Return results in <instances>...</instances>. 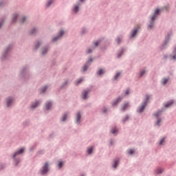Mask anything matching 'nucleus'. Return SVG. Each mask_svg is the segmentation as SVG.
I'll return each mask as SVG.
<instances>
[{
    "label": "nucleus",
    "instance_id": "18",
    "mask_svg": "<svg viewBox=\"0 0 176 176\" xmlns=\"http://www.w3.org/2000/svg\"><path fill=\"white\" fill-rule=\"evenodd\" d=\"M89 93H90V89H84L81 94V98L82 100H87L89 98Z\"/></svg>",
    "mask_w": 176,
    "mask_h": 176
},
{
    "label": "nucleus",
    "instance_id": "1",
    "mask_svg": "<svg viewBox=\"0 0 176 176\" xmlns=\"http://www.w3.org/2000/svg\"><path fill=\"white\" fill-rule=\"evenodd\" d=\"M19 78L23 83H27L31 78H32V74L30 70V66L25 65L22 67L19 71Z\"/></svg>",
    "mask_w": 176,
    "mask_h": 176
},
{
    "label": "nucleus",
    "instance_id": "33",
    "mask_svg": "<svg viewBox=\"0 0 176 176\" xmlns=\"http://www.w3.org/2000/svg\"><path fill=\"white\" fill-rule=\"evenodd\" d=\"M102 41L101 39H98L94 42V46L92 47L93 50L94 49H97V47L99 46L100 43H101Z\"/></svg>",
    "mask_w": 176,
    "mask_h": 176
},
{
    "label": "nucleus",
    "instance_id": "7",
    "mask_svg": "<svg viewBox=\"0 0 176 176\" xmlns=\"http://www.w3.org/2000/svg\"><path fill=\"white\" fill-rule=\"evenodd\" d=\"M171 36H173V32H168L167 35L165 36L164 43L160 47L161 50H164V49H167V45H168V42H170Z\"/></svg>",
    "mask_w": 176,
    "mask_h": 176
},
{
    "label": "nucleus",
    "instance_id": "25",
    "mask_svg": "<svg viewBox=\"0 0 176 176\" xmlns=\"http://www.w3.org/2000/svg\"><path fill=\"white\" fill-rule=\"evenodd\" d=\"M25 21H27V16L25 15H23L19 20V23L20 25H24L25 23Z\"/></svg>",
    "mask_w": 176,
    "mask_h": 176
},
{
    "label": "nucleus",
    "instance_id": "11",
    "mask_svg": "<svg viewBox=\"0 0 176 176\" xmlns=\"http://www.w3.org/2000/svg\"><path fill=\"white\" fill-rule=\"evenodd\" d=\"M80 6H82V5L77 2L73 5L72 8V12L73 14H78V13H79L80 10Z\"/></svg>",
    "mask_w": 176,
    "mask_h": 176
},
{
    "label": "nucleus",
    "instance_id": "9",
    "mask_svg": "<svg viewBox=\"0 0 176 176\" xmlns=\"http://www.w3.org/2000/svg\"><path fill=\"white\" fill-rule=\"evenodd\" d=\"M49 52H50V46L44 45L40 50V56L41 57H46L49 54Z\"/></svg>",
    "mask_w": 176,
    "mask_h": 176
},
{
    "label": "nucleus",
    "instance_id": "32",
    "mask_svg": "<svg viewBox=\"0 0 176 176\" xmlns=\"http://www.w3.org/2000/svg\"><path fill=\"white\" fill-rule=\"evenodd\" d=\"M155 171V174H157V175H160V174H163V173H164V168H162L161 167H157Z\"/></svg>",
    "mask_w": 176,
    "mask_h": 176
},
{
    "label": "nucleus",
    "instance_id": "3",
    "mask_svg": "<svg viewBox=\"0 0 176 176\" xmlns=\"http://www.w3.org/2000/svg\"><path fill=\"white\" fill-rule=\"evenodd\" d=\"M12 50L13 44H8L5 47L1 57V61H6L8 60V57H9V54H10Z\"/></svg>",
    "mask_w": 176,
    "mask_h": 176
},
{
    "label": "nucleus",
    "instance_id": "35",
    "mask_svg": "<svg viewBox=\"0 0 176 176\" xmlns=\"http://www.w3.org/2000/svg\"><path fill=\"white\" fill-rule=\"evenodd\" d=\"M105 74V69H99L97 72H96V75H98V76H102V75Z\"/></svg>",
    "mask_w": 176,
    "mask_h": 176
},
{
    "label": "nucleus",
    "instance_id": "15",
    "mask_svg": "<svg viewBox=\"0 0 176 176\" xmlns=\"http://www.w3.org/2000/svg\"><path fill=\"white\" fill-rule=\"evenodd\" d=\"M38 30H39V28H38L37 27L32 28L28 31V35H30V36H36V34H38Z\"/></svg>",
    "mask_w": 176,
    "mask_h": 176
},
{
    "label": "nucleus",
    "instance_id": "55",
    "mask_svg": "<svg viewBox=\"0 0 176 176\" xmlns=\"http://www.w3.org/2000/svg\"><path fill=\"white\" fill-rule=\"evenodd\" d=\"M82 80H83V79H82V78L78 79V80H76V85H79L80 83H82Z\"/></svg>",
    "mask_w": 176,
    "mask_h": 176
},
{
    "label": "nucleus",
    "instance_id": "53",
    "mask_svg": "<svg viewBox=\"0 0 176 176\" xmlns=\"http://www.w3.org/2000/svg\"><path fill=\"white\" fill-rule=\"evenodd\" d=\"M166 140V138H162L159 142V145H163V143L164 142V140Z\"/></svg>",
    "mask_w": 176,
    "mask_h": 176
},
{
    "label": "nucleus",
    "instance_id": "64",
    "mask_svg": "<svg viewBox=\"0 0 176 176\" xmlns=\"http://www.w3.org/2000/svg\"><path fill=\"white\" fill-rule=\"evenodd\" d=\"M104 49H105V48H104V47H101V50H104Z\"/></svg>",
    "mask_w": 176,
    "mask_h": 176
},
{
    "label": "nucleus",
    "instance_id": "57",
    "mask_svg": "<svg viewBox=\"0 0 176 176\" xmlns=\"http://www.w3.org/2000/svg\"><path fill=\"white\" fill-rule=\"evenodd\" d=\"M170 60H176V55L175 54H173V55H170Z\"/></svg>",
    "mask_w": 176,
    "mask_h": 176
},
{
    "label": "nucleus",
    "instance_id": "16",
    "mask_svg": "<svg viewBox=\"0 0 176 176\" xmlns=\"http://www.w3.org/2000/svg\"><path fill=\"white\" fill-rule=\"evenodd\" d=\"M20 14L18 12H14L11 16V24H16L17 23V19H19Z\"/></svg>",
    "mask_w": 176,
    "mask_h": 176
},
{
    "label": "nucleus",
    "instance_id": "30",
    "mask_svg": "<svg viewBox=\"0 0 176 176\" xmlns=\"http://www.w3.org/2000/svg\"><path fill=\"white\" fill-rule=\"evenodd\" d=\"M169 80H170V77L163 78L161 80V85H162V86H166V85L168 83Z\"/></svg>",
    "mask_w": 176,
    "mask_h": 176
},
{
    "label": "nucleus",
    "instance_id": "47",
    "mask_svg": "<svg viewBox=\"0 0 176 176\" xmlns=\"http://www.w3.org/2000/svg\"><path fill=\"white\" fill-rule=\"evenodd\" d=\"M28 124H30V120H26L23 122V126L24 127H27V126H28Z\"/></svg>",
    "mask_w": 176,
    "mask_h": 176
},
{
    "label": "nucleus",
    "instance_id": "52",
    "mask_svg": "<svg viewBox=\"0 0 176 176\" xmlns=\"http://www.w3.org/2000/svg\"><path fill=\"white\" fill-rule=\"evenodd\" d=\"M144 75H145V70H142L140 72V77L142 78V76H144Z\"/></svg>",
    "mask_w": 176,
    "mask_h": 176
},
{
    "label": "nucleus",
    "instance_id": "8",
    "mask_svg": "<svg viewBox=\"0 0 176 176\" xmlns=\"http://www.w3.org/2000/svg\"><path fill=\"white\" fill-rule=\"evenodd\" d=\"M13 104H14V97L8 96L5 98L4 104L6 107L8 109L12 108V107H13Z\"/></svg>",
    "mask_w": 176,
    "mask_h": 176
},
{
    "label": "nucleus",
    "instance_id": "43",
    "mask_svg": "<svg viewBox=\"0 0 176 176\" xmlns=\"http://www.w3.org/2000/svg\"><path fill=\"white\" fill-rule=\"evenodd\" d=\"M129 119H130V117L129 116V115L125 116L122 119V123H124V124L126 123V122H127V120H129Z\"/></svg>",
    "mask_w": 176,
    "mask_h": 176
},
{
    "label": "nucleus",
    "instance_id": "60",
    "mask_svg": "<svg viewBox=\"0 0 176 176\" xmlns=\"http://www.w3.org/2000/svg\"><path fill=\"white\" fill-rule=\"evenodd\" d=\"M173 54H175V56H176V45H175V47H174V50H173Z\"/></svg>",
    "mask_w": 176,
    "mask_h": 176
},
{
    "label": "nucleus",
    "instance_id": "23",
    "mask_svg": "<svg viewBox=\"0 0 176 176\" xmlns=\"http://www.w3.org/2000/svg\"><path fill=\"white\" fill-rule=\"evenodd\" d=\"M126 52V48L122 47L117 52V58H120L123 54Z\"/></svg>",
    "mask_w": 176,
    "mask_h": 176
},
{
    "label": "nucleus",
    "instance_id": "48",
    "mask_svg": "<svg viewBox=\"0 0 176 176\" xmlns=\"http://www.w3.org/2000/svg\"><path fill=\"white\" fill-rule=\"evenodd\" d=\"M88 155H91L93 153V147H90L87 151Z\"/></svg>",
    "mask_w": 176,
    "mask_h": 176
},
{
    "label": "nucleus",
    "instance_id": "29",
    "mask_svg": "<svg viewBox=\"0 0 176 176\" xmlns=\"http://www.w3.org/2000/svg\"><path fill=\"white\" fill-rule=\"evenodd\" d=\"M129 107H130L129 103V102H125V103H124V104H122L120 111H121L122 112H125V111H126V109L127 108H129Z\"/></svg>",
    "mask_w": 176,
    "mask_h": 176
},
{
    "label": "nucleus",
    "instance_id": "50",
    "mask_svg": "<svg viewBox=\"0 0 176 176\" xmlns=\"http://www.w3.org/2000/svg\"><path fill=\"white\" fill-rule=\"evenodd\" d=\"M86 53L87 54H90L91 53H93V48H88L87 50H86Z\"/></svg>",
    "mask_w": 176,
    "mask_h": 176
},
{
    "label": "nucleus",
    "instance_id": "13",
    "mask_svg": "<svg viewBox=\"0 0 176 176\" xmlns=\"http://www.w3.org/2000/svg\"><path fill=\"white\" fill-rule=\"evenodd\" d=\"M91 63H93L92 58L87 60L85 65L82 67V72H86V71L89 69V67H90V65H91Z\"/></svg>",
    "mask_w": 176,
    "mask_h": 176
},
{
    "label": "nucleus",
    "instance_id": "20",
    "mask_svg": "<svg viewBox=\"0 0 176 176\" xmlns=\"http://www.w3.org/2000/svg\"><path fill=\"white\" fill-rule=\"evenodd\" d=\"M53 105V102H52V101L49 100L47 102H46V103L45 104V107H44V111H50V109L52 108V106Z\"/></svg>",
    "mask_w": 176,
    "mask_h": 176
},
{
    "label": "nucleus",
    "instance_id": "63",
    "mask_svg": "<svg viewBox=\"0 0 176 176\" xmlns=\"http://www.w3.org/2000/svg\"><path fill=\"white\" fill-rule=\"evenodd\" d=\"M164 58H167V55H165V56H164Z\"/></svg>",
    "mask_w": 176,
    "mask_h": 176
},
{
    "label": "nucleus",
    "instance_id": "45",
    "mask_svg": "<svg viewBox=\"0 0 176 176\" xmlns=\"http://www.w3.org/2000/svg\"><path fill=\"white\" fill-rule=\"evenodd\" d=\"M3 24H5V19L3 18L0 19V30H2V27H3Z\"/></svg>",
    "mask_w": 176,
    "mask_h": 176
},
{
    "label": "nucleus",
    "instance_id": "37",
    "mask_svg": "<svg viewBox=\"0 0 176 176\" xmlns=\"http://www.w3.org/2000/svg\"><path fill=\"white\" fill-rule=\"evenodd\" d=\"M157 119V121L155 122L154 126H155V127H160V122H162V118L158 117Z\"/></svg>",
    "mask_w": 176,
    "mask_h": 176
},
{
    "label": "nucleus",
    "instance_id": "54",
    "mask_svg": "<svg viewBox=\"0 0 176 176\" xmlns=\"http://www.w3.org/2000/svg\"><path fill=\"white\" fill-rule=\"evenodd\" d=\"M102 113H107V112H108V109L105 107H104L102 109Z\"/></svg>",
    "mask_w": 176,
    "mask_h": 176
},
{
    "label": "nucleus",
    "instance_id": "49",
    "mask_svg": "<svg viewBox=\"0 0 176 176\" xmlns=\"http://www.w3.org/2000/svg\"><path fill=\"white\" fill-rule=\"evenodd\" d=\"M6 167V164L1 163L0 164V170H3Z\"/></svg>",
    "mask_w": 176,
    "mask_h": 176
},
{
    "label": "nucleus",
    "instance_id": "24",
    "mask_svg": "<svg viewBox=\"0 0 176 176\" xmlns=\"http://www.w3.org/2000/svg\"><path fill=\"white\" fill-rule=\"evenodd\" d=\"M163 112H164V108H162L160 110H158L157 111H156L155 113H154L153 114V116H155V118H160L159 116H160L162 115V113H163Z\"/></svg>",
    "mask_w": 176,
    "mask_h": 176
},
{
    "label": "nucleus",
    "instance_id": "22",
    "mask_svg": "<svg viewBox=\"0 0 176 176\" xmlns=\"http://www.w3.org/2000/svg\"><path fill=\"white\" fill-rule=\"evenodd\" d=\"M68 119V113H64L62 114L60 118V122L61 123H65L67 122V120Z\"/></svg>",
    "mask_w": 176,
    "mask_h": 176
},
{
    "label": "nucleus",
    "instance_id": "58",
    "mask_svg": "<svg viewBox=\"0 0 176 176\" xmlns=\"http://www.w3.org/2000/svg\"><path fill=\"white\" fill-rule=\"evenodd\" d=\"M87 32V30H86V28H83L82 30H81V34L82 35H85V33Z\"/></svg>",
    "mask_w": 176,
    "mask_h": 176
},
{
    "label": "nucleus",
    "instance_id": "41",
    "mask_svg": "<svg viewBox=\"0 0 176 176\" xmlns=\"http://www.w3.org/2000/svg\"><path fill=\"white\" fill-rule=\"evenodd\" d=\"M126 153L131 156L132 155H134L135 153V151L132 148H129L126 151Z\"/></svg>",
    "mask_w": 176,
    "mask_h": 176
},
{
    "label": "nucleus",
    "instance_id": "40",
    "mask_svg": "<svg viewBox=\"0 0 176 176\" xmlns=\"http://www.w3.org/2000/svg\"><path fill=\"white\" fill-rule=\"evenodd\" d=\"M130 94V89H126L123 94H121V96H123V98L126 97V96H129Z\"/></svg>",
    "mask_w": 176,
    "mask_h": 176
},
{
    "label": "nucleus",
    "instance_id": "46",
    "mask_svg": "<svg viewBox=\"0 0 176 176\" xmlns=\"http://www.w3.org/2000/svg\"><path fill=\"white\" fill-rule=\"evenodd\" d=\"M110 133L111 134H113V135H115V134H116V133H118V129H116L115 128H111L110 130Z\"/></svg>",
    "mask_w": 176,
    "mask_h": 176
},
{
    "label": "nucleus",
    "instance_id": "19",
    "mask_svg": "<svg viewBox=\"0 0 176 176\" xmlns=\"http://www.w3.org/2000/svg\"><path fill=\"white\" fill-rule=\"evenodd\" d=\"M160 14H162V12H160V9L157 8L155 10L153 14L151 16H150V17H153L155 20H156V19H157V17H159V16H160Z\"/></svg>",
    "mask_w": 176,
    "mask_h": 176
},
{
    "label": "nucleus",
    "instance_id": "61",
    "mask_svg": "<svg viewBox=\"0 0 176 176\" xmlns=\"http://www.w3.org/2000/svg\"><path fill=\"white\" fill-rule=\"evenodd\" d=\"M35 150V147H34V146H32V147H31L30 148V152H32V151H34Z\"/></svg>",
    "mask_w": 176,
    "mask_h": 176
},
{
    "label": "nucleus",
    "instance_id": "2",
    "mask_svg": "<svg viewBox=\"0 0 176 176\" xmlns=\"http://www.w3.org/2000/svg\"><path fill=\"white\" fill-rule=\"evenodd\" d=\"M24 152H25V148H21L12 153V159L13 160V164L15 167H17V166L21 163V158L17 157V156H21Z\"/></svg>",
    "mask_w": 176,
    "mask_h": 176
},
{
    "label": "nucleus",
    "instance_id": "26",
    "mask_svg": "<svg viewBox=\"0 0 176 176\" xmlns=\"http://www.w3.org/2000/svg\"><path fill=\"white\" fill-rule=\"evenodd\" d=\"M175 100H170L169 101H167L166 103L164 104V108H170V107H172L174 104Z\"/></svg>",
    "mask_w": 176,
    "mask_h": 176
},
{
    "label": "nucleus",
    "instance_id": "38",
    "mask_svg": "<svg viewBox=\"0 0 176 176\" xmlns=\"http://www.w3.org/2000/svg\"><path fill=\"white\" fill-rule=\"evenodd\" d=\"M53 2H54V0H47L45 3V8H50L53 4Z\"/></svg>",
    "mask_w": 176,
    "mask_h": 176
},
{
    "label": "nucleus",
    "instance_id": "5",
    "mask_svg": "<svg viewBox=\"0 0 176 176\" xmlns=\"http://www.w3.org/2000/svg\"><path fill=\"white\" fill-rule=\"evenodd\" d=\"M148 102H149V95H146V98L144 99L143 102L141 103L138 109H136V112L138 113H142L144 111H145V108H146V105H148Z\"/></svg>",
    "mask_w": 176,
    "mask_h": 176
},
{
    "label": "nucleus",
    "instance_id": "10",
    "mask_svg": "<svg viewBox=\"0 0 176 176\" xmlns=\"http://www.w3.org/2000/svg\"><path fill=\"white\" fill-rule=\"evenodd\" d=\"M75 124L79 126L82 122V112L80 111H77L75 113L74 117Z\"/></svg>",
    "mask_w": 176,
    "mask_h": 176
},
{
    "label": "nucleus",
    "instance_id": "44",
    "mask_svg": "<svg viewBox=\"0 0 176 176\" xmlns=\"http://www.w3.org/2000/svg\"><path fill=\"white\" fill-rule=\"evenodd\" d=\"M41 155H45V150H39L37 151L36 156H41Z\"/></svg>",
    "mask_w": 176,
    "mask_h": 176
},
{
    "label": "nucleus",
    "instance_id": "4",
    "mask_svg": "<svg viewBox=\"0 0 176 176\" xmlns=\"http://www.w3.org/2000/svg\"><path fill=\"white\" fill-rule=\"evenodd\" d=\"M64 34H65L64 30H59L56 36H52L51 43H57L58 41H61V39H63V36H64Z\"/></svg>",
    "mask_w": 176,
    "mask_h": 176
},
{
    "label": "nucleus",
    "instance_id": "28",
    "mask_svg": "<svg viewBox=\"0 0 176 176\" xmlns=\"http://www.w3.org/2000/svg\"><path fill=\"white\" fill-rule=\"evenodd\" d=\"M120 162V160L119 159L113 160V162L111 167L114 168V170H116V168H118V166H119Z\"/></svg>",
    "mask_w": 176,
    "mask_h": 176
},
{
    "label": "nucleus",
    "instance_id": "12",
    "mask_svg": "<svg viewBox=\"0 0 176 176\" xmlns=\"http://www.w3.org/2000/svg\"><path fill=\"white\" fill-rule=\"evenodd\" d=\"M156 19H153V17L150 16V20L148 23H147V29L148 31H152L155 27V21Z\"/></svg>",
    "mask_w": 176,
    "mask_h": 176
},
{
    "label": "nucleus",
    "instance_id": "62",
    "mask_svg": "<svg viewBox=\"0 0 176 176\" xmlns=\"http://www.w3.org/2000/svg\"><path fill=\"white\" fill-rule=\"evenodd\" d=\"M109 144H110V145H113V140H110Z\"/></svg>",
    "mask_w": 176,
    "mask_h": 176
},
{
    "label": "nucleus",
    "instance_id": "6",
    "mask_svg": "<svg viewBox=\"0 0 176 176\" xmlns=\"http://www.w3.org/2000/svg\"><path fill=\"white\" fill-rule=\"evenodd\" d=\"M50 165L49 164V162H45L39 169L38 174H40V175H47L50 171Z\"/></svg>",
    "mask_w": 176,
    "mask_h": 176
},
{
    "label": "nucleus",
    "instance_id": "17",
    "mask_svg": "<svg viewBox=\"0 0 176 176\" xmlns=\"http://www.w3.org/2000/svg\"><path fill=\"white\" fill-rule=\"evenodd\" d=\"M122 100H123V95H120L114 100H113L111 103L112 107H116V105H118L120 102H122Z\"/></svg>",
    "mask_w": 176,
    "mask_h": 176
},
{
    "label": "nucleus",
    "instance_id": "39",
    "mask_svg": "<svg viewBox=\"0 0 176 176\" xmlns=\"http://www.w3.org/2000/svg\"><path fill=\"white\" fill-rule=\"evenodd\" d=\"M122 38H123V36H122V35H118L116 37V42L117 45H120V42H122Z\"/></svg>",
    "mask_w": 176,
    "mask_h": 176
},
{
    "label": "nucleus",
    "instance_id": "59",
    "mask_svg": "<svg viewBox=\"0 0 176 176\" xmlns=\"http://www.w3.org/2000/svg\"><path fill=\"white\" fill-rule=\"evenodd\" d=\"M58 167H59V168H61L63 167V162H60L58 164Z\"/></svg>",
    "mask_w": 176,
    "mask_h": 176
},
{
    "label": "nucleus",
    "instance_id": "21",
    "mask_svg": "<svg viewBox=\"0 0 176 176\" xmlns=\"http://www.w3.org/2000/svg\"><path fill=\"white\" fill-rule=\"evenodd\" d=\"M137 34H138V28H134L131 31L129 38H135V36H137Z\"/></svg>",
    "mask_w": 176,
    "mask_h": 176
},
{
    "label": "nucleus",
    "instance_id": "31",
    "mask_svg": "<svg viewBox=\"0 0 176 176\" xmlns=\"http://www.w3.org/2000/svg\"><path fill=\"white\" fill-rule=\"evenodd\" d=\"M47 89H49V85H45V86L42 87L40 89V94H45L46 93Z\"/></svg>",
    "mask_w": 176,
    "mask_h": 176
},
{
    "label": "nucleus",
    "instance_id": "42",
    "mask_svg": "<svg viewBox=\"0 0 176 176\" xmlns=\"http://www.w3.org/2000/svg\"><path fill=\"white\" fill-rule=\"evenodd\" d=\"M122 74V72H118L116 74V75L113 76V78H112V80H118V78H119V76H120V75Z\"/></svg>",
    "mask_w": 176,
    "mask_h": 176
},
{
    "label": "nucleus",
    "instance_id": "27",
    "mask_svg": "<svg viewBox=\"0 0 176 176\" xmlns=\"http://www.w3.org/2000/svg\"><path fill=\"white\" fill-rule=\"evenodd\" d=\"M42 45V41L37 40L34 42V50H38Z\"/></svg>",
    "mask_w": 176,
    "mask_h": 176
},
{
    "label": "nucleus",
    "instance_id": "14",
    "mask_svg": "<svg viewBox=\"0 0 176 176\" xmlns=\"http://www.w3.org/2000/svg\"><path fill=\"white\" fill-rule=\"evenodd\" d=\"M40 104H42V100H36L31 103V104L30 106V109H36V108H38V107H39Z\"/></svg>",
    "mask_w": 176,
    "mask_h": 176
},
{
    "label": "nucleus",
    "instance_id": "36",
    "mask_svg": "<svg viewBox=\"0 0 176 176\" xmlns=\"http://www.w3.org/2000/svg\"><path fill=\"white\" fill-rule=\"evenodd\" d=\"M69 83V79L65 80V82L62 83V85L60 86V89H63L65 87H67Z\"/></svg>",
    "mask_w": 176,
    "mask_h": 176
},
{
    "label": "nucleus",
    "instance_id": "34",
    "mask_svg": "<svg viewBox=\"0 0 176 176\" xmlns=\"http://www.w3.org/2000/svg\"><path fill=\"white\" fill-rule=\"evenodd\" d=\"M8 5V0H0V9L5 8Z\"/></svg>",
    "mask_w": 176,
    "mask_h": 176
},
{
    "label": "nucleus",
    "instance_id": "56",
    "mask_svg": "<svg viewBox=\"0 0 176 176\" xmlns=\"http://www.w3.org/2000/svg\"><path fill=\"white\" fill-rule=\"evenodd\" d=\"M170 9V6H164L163 7V10H168Z\"/></svg>",
    "mask_w": 176,
    "mask_h": 176
},
{
    "label": "nucleus",
    "instance_id": "51",
    "mask_svg": "<svg viewBox=\"0 0 176 176\" xmlns=\"http://www.w3.org/2000/svg\"><path fill=\"white\" fill-rule=\"evenodd\" d=\"M86 2V0H78L77 1V3H79L80 5H83V3H85Z\"/></svg>",
    "mask_w": 176,
    "mask_h": 176
}]
</instances>
